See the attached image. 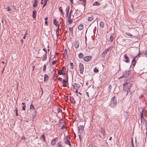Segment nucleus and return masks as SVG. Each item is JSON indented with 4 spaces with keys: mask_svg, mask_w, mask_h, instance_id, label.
<instances>
[{
    "mask_svg": "<svg viewBox=\"0 0 147 147\" xmlns=\"http://www.w3.org/2000/svg\"><path fill=\"white\" fill-rule=\"evenodd\" d=\"M117 104V100L116 96H114L111 98L109 105L111 107L114 108L116 107Z\"/></svg>",
    "mask_w": 147,
    "mask_h": 147,
    "instance_id": "1",
    "label": "nucleus"
},
{
    "mask_svg": "<svg viewBox=\"0 0 147 147\" xmlns=\"http://www.w3.org/2000/svg\"><path fill=\"white\" fill-rule=\"evenodd\" d=\"M132 84L129 82H126L124 84H123V88L124 90H126V89H127L128 90L127 91V94L129 91V89L132 86Z\"/></svg>",
    "mask_w": 147,
    "mask_h": 147,
    "instance_id": "2",
    "label": "nucleus"
},
{
    "mask_svg": "<svg viewBox=\"0 0 147 147\" xmlns=\"http://www.w3.org/2000/svg\"><path fill=\"white\" fill-rule=\"evenodd\" d=\"M73 11L72 10H70L69 13L68 14V22L69 23V24H71L72 22V20L71 19V13Z\"/></svg>",
    "mask_w": 147,
    "mask_h": 147,
    "instance_id": "3",
    "label": "nucleus"
},
{
    "mask_svg": "<svg viewBox=\"0 0 147 147\" xmlns=\"http://www.w3.org/2000/svg\"><path fill=\"white\" fill-rule=\"evenodd\" d=\"M79 67L80 74H82L84 70V66L81 63H79Z\"/></svg>",
    "mask_w": 147,
    "mask_h": 147,
    "instance_id": "4",
    "label": "nucleus"
},
{
    "mask_svg": "<svg viewBox=\"0 0 147 147\" xmlns=\"http://www.w3.org/2000/svg\"><path fill=\"white\" fill-rule=\"evenodd\" d=\"M129 74V71H126L123 73V75L120 77V78H126L128 77Z\"/></svg>",
    "mask_w": 147,
    "mask_h": 147,
    "instance_id": "5",
    "label": "nucleus"
},
{
    "mask_svg": "<svg viewBox=\"0 0 147 147\" xmlns=\"http://www.w3.org/2000/svg\"><path fill=\"white\" fill-rule=\"evenodd\" d=\"M78 133L82 134L83 133L84 130V127L83 125H80L78 127Z\"/></svg>",
    "mask_w": 147,
    "mask_h": 147,
    "instance_id": "6",
    "label": "nucleus"
},
{
    "mask_svg": "<svg viewBox=\"0 0 147 147\" xmlns=\"http://www.w3.org/2000/svg\"><path fill=\"white\" fill-rule=\"evenodd\" d=\"M111 47H110L108 48L105 49L101 54L102 57H104L107 55V52L111 49Z\"/></svg>",
    "mask_w": 147,
    "mask_h": 147,
    "instance_id": "7",
    "label": "nucleus"
},
{
    "mask_svg": "<svg viewBox=\"0 0 147 147\" xmlns=\"http://www.w3.org/2000/svg\"><path fill=\"white\" fill-rule=\"evenodd\" d=\"M92 58L91 56H86L84 57V60L85 61H88L91 59Z\"/></svg>",
    "mask_w": 147,
    "mask_h": 147,
    "instance_id": "8",
    "label": "nucleus"
},
{
    "mask_svg": "<svg viewBox=\"0 0 147 147\" xmlns=\"http://www.w3.org/2000/svg\"><path fill=\"white\" fill-rule=\"evenodd\" d=\"M76 12L75 16L77 17V18H78L81 16V13L78 9L76 10Z\"/></svg>",
    "mask_w": 147,
    "mask_h": 147,
    "instance_id": "9",
    "label": "nucleus"
},
{
    "mask_svg": "<svg viewBox=\"0 0 147 147\" xmlns=\"http://www.w3.org/2000/svg\"><path fill=\"white\" fill-rule=\"evenodd\" d=\"M80 87V85L76 83H74L73 84V87L74 89L79 88Z\"/></svg>",
    "mask_w": 147,
    "mask_h": 147,
    "instance_id": "10",
    "label": "nucleus"
},
{
    "mask_svg": "<svg viewBox=\"0 0 147 147\" xmlns=\"http://www.w3.org/2000/svg\"><path fill=\"white\" fill-rule=\"evenodd\" d=\"M124 57L125 59V62L127 63H129V59L126 54L124 55Z\"/></svg>",
    "mask_w": 147,
    "mask_h": 147,
    "instance_id": "11",
    "label": "nucleus"
},
{
    "mask_svg": "<svg viewBox=\"0 0 147 147\" xmlns=\"http://www.w3.org/2000/svg\"><path fill=\"white\" fill-rule=\"evenodd\" d=\"M45 133H44L40 137V139L43 142H45L46 140L45 138V136L44 135Z\"/></svg>",
    "mask_w": 147,
    "mask_h": 147,
    "instance_id": "12",
    "label": "nucleus"
},
{
    "mask_svg": "<svg viewBox=\"0 0 147 147\" xmlns=\"http://www.w3.org/2000/svg\"><path fill=\"white\" fill-rule=\"evenodd\" d=\"M53 24L55 25L56 26L59 27V22L57 21L56 19H54L53 20Z\"/></svg>",
    "mask_w": 147,
    "mask_h": 147,
    "instance_id": "13",
    "label": "nucleus"
},
{
    "mask_svg": "<svg viewBox=\"0 0 147 147\" xmlns=\"http://www.w3.org/2000/svg\"><path fill=\"white\" fill-rule=\"evenodd\" d=\"M57 138H55L52 139L51 142V144L52 145H54L56 144V140Z\"/></svg>",
    "mask_w": 147,
    "mask_h": 147,
    "instance_id": "14",
    "label": "nucleus"
},
{
    "mask_svg": "<svg viewBox=\"0 0 147 147\" xmlns=\"http://www.w3.org/2000/svg\"><path fill=\"white\" fill-rule=\"evenodd\" d=\"M140 118L141 122H142V120L144 121L145 120V118L144 117V113H143V111H142V112L141 113Z\"/></svg>",
    "mask_w": 147,
    "mask_h": 147,
    "instance_id": "15",
    "label": "nucleus"
},
{
    "mask_svg": "<svg viewBox=\"0 0 147 147\" xmlns=\"http://www.w3.org/2000/svg\"><path fill=\"white\" fill-rule=\"evenodd\" d=\"M101 132L102 134L104 137L105 134V129L102 127L101 128Z\"/></svg>",
    "mask_w": 147,
    "mask_h": 147,
    "instance_id": "16",
    "label": "nucleus"
},
{
    "mask_svg": "<svg viewBox=\"0 0 147 147\" xmlns=\"http://www.w3.org/2000/svg\"><path fill=\"white\" fill-rule=\"evenodd\" d=\"M70 100L71 102L72 103H73L74 104L75 103L76 101L74 98L72 96H71L70 97Z\"/></svg>",
    "mask_w": 147,
    "mask_h": 147,
    "instance_id": "17",
    "label": "nucleus"
},
{
    "mask_svg": "<svg viewBox=\"0 0 147 147\" xmlns=\"http://www.w3.org/2000/svg\"><path fill=\"white\" fill-rule=\"evenodd\" d=\"M48 76L47 74H45L44 76V82H46L48 80Z\"/></svg>",
    "mask_w": 147,
    "mask_h": 147,
    "instance_id": "18",
    "label": "nucleus"
},
{
    "mask_svg": "<svg viewBox=\"0 0 147 147\" xmlns=\"http://www.w3.org/2000/svg\"><path fill=\"white\" fill-rule=\"evenodd\" d=\"M36 11L35 10H34L33 11L32 16L34 19H35L36 17Z\"/></svg>",
    "mask_w": 147,
    "mask_h": 147,
    "instance_id": "19",
    "label": "nucleus"
},
{
    "mask_svg": "<svg viewBox=\"0 0 147 147\" xmlns=\"http://www.w3.org/2000/svg\"><path fill=\"white\" fill-rule=\"evenodd\" d=\"M79 42L78 41H76L75 43V47L76 48H78L79 47Z\"/></svg>",
    "mask_w": 147,
    "mask_h": 147,
    "instance_id": "20",
    "label": "nucleus"
},
{
    "mask_svg": "<svg viewBox=\"0 0 147 147\" xmlns=\"http://www.w3.org/2000/svg\"><path fill=\"white\" fill-rule=\"evenodd\" d=\"M65 143L67 144H68L70 147H71V142L69 140H65Z\"/></svg>",
    "mask_w": 147,
    "mask_h": 147,
    "instance_id": "21",
    "label": "nucleus"
},
{
    "mask_svg": "<svg viewBox=\"0 0 147 147\" xmlns=\"http://www.w3.org/2000/svg\"><path fill=\"white\" fill-rule=\"evenodd\" d=\"M83 28V25L82 24H80L78 26V29L79 30H82Z\"/></svg>",
    "mask_w": 147,
    "mask_h": 147,
    "instance_id": "22",
    "label": "nucleus"
},
{
    "mask_svg": "<svg viewBox=\"0 0 147 147\" xmlns=\"http://www.w3.org/2000/svg\"><path fill=\"white\" fill-rule=\"evenodd\" d=\"M136 62V59H135V58L134 59H133L131 62V65L133 67L135 65Z\"/></svg>",
    "mask_w": 147,
    "mask_h": 147,
    "instance_id": "23",
    "label": "nucleus"
},
{
    "mask_svg": "<svg viewBox=\"0 0 147 147\" xmlns=\"http://www.w3.org/2000/svg\"><path fill=\"white\" fill-rule=\"evenodd\" d=\"M38 3V1L37 0H35L34 1V2L33 4V7H36L37 6Z\"/></svg>",
    "mask_w": 147,
    "mask_h": 147,
    "instance_id": "24",
    "label": "nucleus"
},
{
    "mask_svg": "<svg viewBox=\"0 0 147 147\" xmlns=\"http://www.w3.org/2000/svg\"><path fill=\"white\" fill-rule=\"evenodd\" d=\"M47 53H46L45 55H44L43 57L42 58V60L45 61L47 59Z\"/></svg>",
    "mask_w": 147,
    "mask_h": 147,
    "instance_id": "25",
    "label": "nucleus"
},
{
    "mask_svg": "<svg viewBox=\"0 0 147 147\" xmlns=\"http://www.w3.org/2000/svg\"><path fill=\"white\" fill-rule=\"evenodd\" d=\"M94 19V17L93 16H91L90 17H88V21H91Z\"/></svg>",
    "mask_w": 147,
    "mask_h": 147,
    "instance_id": "26",
    "label": "nucleus"
},
{
    "mask_svg": "<svg viewBox=\"0 0 147 147\" xmlns=\"http://www.w3.org/2000/svg\"><path fill=\"white\" fill-rule=\"evenodd\" d=\"M84 56V55L81 53H80L78 55L79 57L81 59H82Z\"/></svg>",
    "mask_w": 147,
    "mask_h": 147,
    "instance_id": "27",
    "label": "nucleus"
},
{
    "mask_svg": "<svg viewBox=\"0 0 147 147\" xmlns=\"http://www.w3.org/2000/svg\"><path fill=\"white\" fill-rule=\"evenodd\" d=\"M69 6L67 8V9H66V16L67 17L68 16V15L69 14Z\"/></svg>",
    "mask_w": 147,
    "mask_h": 147,
    "instance_id": "28",
    "label": "nucleus"
},
{
    "mask_svg": "<svg viewBox=\"0 0 147 147\" xmlns=\"http://www.w3.org/2000/svg\"><path fill=\"white\" fill-rule=\"evenodd\" d=\"M80 1H83L82 4L85 6L86 4V0H78Z\"/></svg>",
    "mask_w": 147,
    "mask_h": 147,
    "instance_id": "29",
    "label": "nucleus"
},
{
    "mask_svg": "<svg viewBox=\"0 0 147 147\" xmlns=\"http://www.w3.org/2000/svg\"><path fill=\"white\" fill-rule=\"evenodd\" d=\"M100 26L101 28H103L104 26V23L102 22H101L100 23Z\"/></svg>",
    "mask_w": 147,
    "mask_h": 147,
    "instance_id": "30",
    "label": "nucleus"
},
{
    "mask_svg": "<svg viewBox=\"0 0 147 147\" xmlns=\"http://www.w3.org/2000/svg\"><path fill=\"white\" fill-rule=\"evenodd\" d=\"M67 52V50L66 49H65L64 51H63V55H65V56H66V54Z\"/></svg>",
    "mask_w": 147,
    "mask_h": 147,
    "instance_id": "31",
    "label": "nucleus"
},
{
    "mask_svg": "<svg viewBox=\"0 0 147 147\" xmlns=\"http://www.w3.org/2000/svg\"><path fill=\"white\" fill-rule=\"evenodd\" d=\"M100 5V3H98V2L96 1L93 4V5Z\"/></svg>",
    "mask_w": 147,
    "mask_h": 147,
    "instance_id": "32",
    "label": "nucleus"
},
{
    "mask_svg": "<svg viewBox=\"0 0 147 147\" xmlns=\"http://www.w3.org/2000/svg\"><path fill=\"white\" fill-rule=\"evenodd\" d=\"M57 109V112L58 113H59L60 112H62V110L59 107H58Z\"/></svg>",
    "mask_w": 147,
    "mask_h": 147,
    "instance_id": "33",
    "label": "nucleus"
},
{
    "mask_svg": "<svg viewBox=\"0 0 147 147\" xmlns=\"http://www.w3.org/2000/svg\"><path fill=\"white\" fill-rule=\"evenodd\" d=\"M59 11H60L61 13L63 15V10L62 9V7H59Z\"/></svg>",
    "mask_w": 147,
    "mask_h": 147,
    "instance_id": "34",
    "label": "nucleus"
},
{
    "mask_svg": "<svg viewBox=\"0 0 147 147\" xmlns=\"http://www.w3.org/2000/svg\"><path fill=\"white\" fill-rule=\"evenodd\" d=\"M113 37L112 35H111L110 36V40L111 42H113Z\"/></svg>",
    "mask_w": 147,
    "mask_h": 147,
    "instance_id": "35",
    "label": "nucleus"
},
{
    "mask_svg": "<svg viewBox=\"0 0 147 147\" xmlns=\"http://www.w3.org/2000/svg\"><path fill=\"white\" fill-rule=\"evenodd\" d=\"M69 30L71 32V34H73V28H69Z\"/></svg>",
    "mask_w": 147,
    "mask_h": 147,
    "instance_id": "36",
    "label": "nucleus"
},
{
    "mask_svg": "<svg viewBox=\"0 0 147 147\" xmlns=\"http://www.w3.org/2000/svg\"><path fill=\"white\" fill-rule=\"evenodd\" d=\"M35 107L34 105H33L32 104H31L30 105V109L31 110H34V109Z\"/></svg>",
    "mask_w": 147,
    "mask_h": 147,
    "instance_id": "37",
    "label": "nucleus"
},
{
    "mask_svg": "<svg viewBox=\"0 0 147 147\" xmlns=\"http://www.w3.org/2000/svg\"><path fill=\"white\" fill-rule=\"evenodd\" d=\"M94 72L97 73L99 71V70L97 68L95 67L94 69Z\"/></svg>",
    "mask_w": 147,
    "mask_h": 147,
    "instance_id": "38",
    "label": "nucleus"
},
{
    "mask_svg": "<svg viewBox=\"0 0 147 147\" xmlns=\"http://www.w3.org/2000/svg\"><path fill=\"white\" fill-rule=\"evenodd\" d=\"M62 74H63L62 70H60L58 71V74L59 75H62Z\"/></svg>",
    "mask_w": 147,
    "mask_h": 147,
    "instance_id": "39",
    "label": "nucleus"
},
{
    "mask_svg": "<svg viewBox=\"0 0 147 147\" xmlns=\"http://www.w3.org/2000/svg\"><path fill=\"white\" fill-rule=\"evenodd\" d=\"M36 113L35 111V110H34V112H33V114H32V117L33 118H34L35 117V116L36 115Z\"/></svg>",
    "mask_w": 147,
    "mask_h": 147,
    "instance_id": "40",
    "label": "nucleus"
},
{
    "mask_svg": "<svg viewBox=\"0 0 147 147\" xmlns=\"http://www.w3.org/2000/svg\"><path fill=\"white\" fill-rule=\"evenodd\" d=\"M68 82V81H67V80H66L65 79H63V80L62 83L63 84H66L67 82Z\"/></svg>",
    "mask_w": 147,
    "mask_h": 147,
    "instance_id": "41",
    "label": "nucleus"
},
{
    "mask_svg": "<svg viewBox=\"0 0 147 147\" xmlns=\"http://www.w3.org/2000/svg\"><path fill=\"white\" fill-rule=\"evenodd\" d=\"M61 142H59L57 144V147H61Z\"/></svg>",
    "mask_w": 147,
    "mask_h": 147,
    "instance_id": "42",
    "label": "nucleus"
},
{
    "mask_svg": "<svg viewBox=\"0 0 147 147\" xmlns=\"http://www.w3.org/2000/svg\"><path fill=\"white\" fill-rule=\"evenodd\" d=\"M46 66L45 64L44 65V66L43 67V69H42V70L43 71H45L46 70Z\"/></svg>",
    "mask_w": 147,
    "mask_h": 147,
    "instance_id": "43",
    "label": "nucleus"
},
{
    "mask_svg": "<svg viewBox=\"0 0 147 147\" xmlns=\"http://www.w3.org/2000/svg\"><path fill=\"white\" fill-rule=\"evenodd\" d=\"M70 138L68 136H67L65 138V140H70Z\"/></svg>",
    "mask_w": 147,
    "mask_h": 147,
    "instance_id": "44",
    "label": "nucleus"
},
{
    "mask_svg": "<svg viewBox=\"0 0 147 147\" xmlns=\"http://www.w3.org/2000/svg\"><path fill=\"white\" fill-rule=\"evenodd\" d=\"M66 80H67V81H68V70H67V73L66 74Z\"/></svg>",
    "mask_w": 147,
    "mask_h": 147,
    "instance_id": "45",
    "label": "nucleus"
},
{
    "mask_svg": "<svg viewBox=\"0 0 147 147\" xmlns=\"http://www.w3.org/2000/svg\"><path fill=\"white\" fill-rule=\"evenodd\" d=\"M65 101L66 102H67L68 100V96H65Z\"/></svg>",
    "mask_w": 147,
    "mask_h": 147,
    "instance_id": "46",
    "label": "nucleus"
},
{
    "mask_svg": "<svg viewBox=\"0 0 147 147\" xmlns=\"http://www.w3.org/2000/svg\"><path fill=\"white\" fill-rule=\"evenodd\" d=\"M59 27H58L57 29L56 30V34H59Z\"/></svg>",
    "mask_w": 147,
    "mask_h": 147,
    "instance_id": "47",
    "label": "nucleus"
},
{
    "mask_svg": "<svg viewBox=\"0 0 147 147\" xmlns=\"http://www.w3.org/2000/svg\"><path fill=\"white\" fill-rule=\"evenodd\" d=\"M125 34L127 35L128 36H132V35L131 34H130V33H126Z\"/></svg>",
    "mask_w": 147,
    "mask_h": 147,
    "instance_id": "48",
    "label": "nucleus"
},
{
    "mask_svg": "<svg viewBox=\"0 0 147 147\" xmlns=\"http://www.w3.org/2000/svg\"><path fill=\"white\" fill-rule=\"evenodd\" d=\"M70 65L71 66V68L72 69H73V68H74V67H73L74 64H73V63H71V62L70 63Z\"/></svg>",
    "mask_w": 147,
    "mask_h": 147,
    "instance_id": "49",
    "label": "nucleus"
},
{
    "mask_svg": "<svg viewBox=\"0 0 147 147\" xmlns=\"http://www.w3.org/2000/svg\"><path fill=\"white\" fill-rule=\"evenodd\" d=\"M57 61L56 60H55V61H53L52 62V64L53 65H54L56 63V62Z\"/></svg>",
    "mask_w": 147,
    "mask_h": 147,
    "instance_id": "50",
    "label": "nucleus"
},
{
    "mask_svg": "<svg viewBox=\"0 0 147 147\" xmlns=\"http://www.w3.org/2000/svg\"><path fill=\"white\" fill-rule=\"evenodd\" d=\"M22 139L23 140H26V138L24 136H23L22 138Z\"/></svg>",
    "mask_w": 147,
    "mask_h": 147,
    "instance_id": "51",
    "label": "nucleus"
},
{
    "mask_svg": "<svg viewBox=\"0 0 147 147\" xmlns=\"http://www.w3.org/2000/svg\"><path fill=\"white\" fill-rule=\"evenodd\" d=\"M57 80L60 81H61V80H62V78H61L60 77H59L58 78H57Z\"/></svg>",
    "mask_w": 147,
    "mask_h": 147,
    "instance_id": "52",
    "label": "nucleus"
},
{
    "mask_svg": "<svg viewBox=\"0 0 147 147\" xmlns=\"http://www.w3.org/2000/svg\"><path fill=\"white\" fill-rule=\"evenodd\" d=\"M131 145H132V147H134V144H133V141L132 139Z\"/></svg>",
    "mask_w": 147,
    "mask_h": 147,
    "instance_id": "53",
    "label": "nucleus"
},
{
    "mask_svg": "<svg viewBox=\"0 0 147 147\" xmlns=\"http://www.w3.org/2000/svg\"><path fill=\"white\" fill-rule=\"evenodd\" d=\"M140 53H139L138 55H136V56L134 57L133 59H134L135 58V59H136V58L137 56H138V55H140Z\"/></svg>",
    "mask_w": 147,
    "mask_h": 147,
    "instance_id": "54",
    "label": "nucleus"
},
{
    "mask_svg": "<svg viewBox=\"0 0 147 147\" xmlns=\"http://www.w3.org/2000/svg\"><path fill=\"white\" fill-rule=\"evenodd\" d=\"M86 94L87 95V96H88V97H89V93H88V92H86Z\"/></svg>",
    "mask_w": 147,
    "mask_h": 147,
    "instance_id": "55",
    "label": "nucleus"
},
{
    "mask_svg": "<svg viewBox=\"0 0 147 147\" xmlns=\"http://www.w3.org/2000/svg\"><path fill=\"white\" fill-rule=\"evenodd\" d=\"M63 84V87H67V85L66 84Z\"/></svg>",
    "mask_w": 147,
    "mask_h": 147,
    "instance_id": "56",
    "label": "nucleus"
},
{
    "mask_svg": "<svg viewBox=\"0 0 147 147\" xmlns=\"http://www.w3.org/2000/svg\"><path fill=\"white\" fill-rule=\"evenodd\" d=\"M66 126H65V125H63L62 127L61 128V129H63L64 128H65Z\"/></svg>",
    "mask_w": 147,
    "mask_h": 147,
    "instance_id": "57",
    "label": "nucleus"
},
{
    "mask_svg": "<svg viewBox=\"0 0 147 147\" xmlns=\"http://www.w3.org/2000/svg\"><path fill=\"white\" fill-rule=\"evenodd\" d=\"M25 107H25V105H24V106H23V107H22V109H23V110H24V111L25 110Z\"/></svg>",
    "mask_w": 147,
    "mask_h": 147,
    "instance_id": "58",
    "label": "nucleus"
},
{
    "mask_svg": "<svg viewBox=\"0 0 147 147\" xmlns=\"http://www.w3.org/2000/svg\"><path fill=\"white\" fill-rule=\"evenodd\" d=\"M7 8H8V10H7V11H12V10L11 9H10V8L9 7H7Z\"/></svg>",
    "mask_w": 147,
    "mask_h": 147,
    "instance_id": "59",
    "label": "nucleus"
},
{
    "mask_svg": "<svg viewBox=\"0 0 147 147\" xmlns=\"http://www.w3.org/2000/svg\"><path fill=\"white\" fill-rule=\"evenodd\" d=\"M65 69V67L64 66H63L62 67V69L61 70H62V71H64Z\"/></svg>",
    "mask_w": 147,
    "mask_h": 147,
    "instance_id": "60",
    "label": "nucleus"
},
{
    "mask_svg": "<svg viewBox=\"0 0 147 147\" xmlns=\"http://www.w3.org/2000/svg\"><path fill=\"white\" fill-rule=\"evenodd\" d=\"M47 2V0H45V3L44 4H45V5H46Z\"/></svg>",
    "mask_w": 147,
    "mask_h": 147,
    "instance_id": "61",
    "label": "nucleus"
},
{
    "mask_svg": "<svg viewBox=\"0 0 147 147\" xmlns=\"http://www.w3.org/2000/svg\"><path fill=\"white\" fill-rule=\"evenodd\" d=\"M78 135H79V138H80V141H81V135H80L81 134H80L78 133Z\"/></svg>",
    "mask_w": 147,
    "mask_h": 147,
    "instance_id": "62",
    "label": "nucleus"
},
{
    "mask_svg": "<svg viewBox=\"0 0 147 147\" xmlns=\"http://www.w3.org/2000/svg\"><path fill=\"white\" fill-rule=\"evenodd\" d=\"M43 50L45 52V53H47V51H46V49L45 48L43 49Z\"/></svg>",
    "mask_w": 147,
    "mask_h": 147,
    "instance_id": "63",
    "label": "nucleus"
},
{
    "mask_svg": "<svg viewBox=\"0 0 147 147\" xmlns=\"http://www.w3.org/2000/svg\"><path fill=\"white\" fill-rule=\"evenodd\" d=\"M27 34H28V31H27H27L26 32H25V33L24 35L26 36V35H27Z\"/></svg>",
    "mask_w": 147,
    "mask_h": 147,
    "instance_id": "64",
    "label": "nucleus"
}]
</instances>
